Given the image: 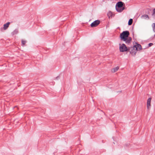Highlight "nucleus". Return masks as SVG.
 <instances>
[{"instance_id":"9b49d317","label":"nucleus","mask_w":155,"mask_h":155,"mask_svg":"<svg viewBox=\"0 0 155 155\" xmlns=\"http://www.w3.org/2000/svg\"><path fill=\"white\" fill-rule=\"evenodd\" d=\"M141 18L144 19H146L147 18H148V19H149V16H148L147 15H142L141 16Z\"/></svg>"},{"instance_id":"f8f14e48","label":"nucleus","mask_w":155,"mask_h":155,"mask_svg":"<svg viewBox=\"0 0 155 155\" xmlns=\"http://www.w3.org/2000/svg\"><path fill=\"white\" fill-rule=\"evenodd\" d=\"M119 69V67H117L113 69V71H112V72H115L117 71Z\"/></svg>"},{"instance_id":"1a4fd4ad","label":"nucleus","mask_w":155,"mask_h":155,"mask_svg":"<svg viewBox=\"0 0 155 155\" xmlns=\"http://www.w3.org/2000/svg\"><path fill=\"white\" fill-rule=\"evenodd\" d=\"M115 8L116 11L119 12H122L124 9V7L118 8L116 7Z\"/></svg>"},{"instance_id":"a211bd4d","label":"nucleus","mask_w":155,"mask_h":155,"mask_svg":"<svg viewBox=\"0 0 155 155\" xmlns=\"http://www.w3.org/2000/svg\"><path fill=\"white\" fill-rule=\"evenodd\" d=\"M111 13H111V12H109L108 13V15L109 14H111Z\"/></svg>"},{"instance_id":"9d476101","label":"nucleus","mask_w":155,"mask_h":155,"mask_svg":"<svg viewBox=\"0 0 155 155\" xmlns=\"http://www.w3.org/2000/svg\"><path fill=\"white\" fill-rule=\"evenodd\" d=\"M10 23L9 22H8L6 24H4L3 28L4 30H6L8 28Z\"/></svg>"},{"instance_id":"4468645a","label":"nucleus","mask_w":155,"mask_h":155,"mask_svg":"<svg viewBox=\"0 0 155 155\" xmlns=\"http://www.w3.org/2000/svg\"><path fill=\"white\" fill-rule=\"evenodd\" d=\"M26 42V41L24 40H21V44L22 46H24Z\"/></svg>"},{"instance_id":"6e6552de","label":"nucleus","mask_w":155,"mask_h":155,"mask_svg":"<svg viewBox=\"0 0 155 155\" xmlns=\"http://www.w3.org/2000/svg\"><path fill=\"white\" fill-rule=\"evenodd\" d=\"M126 40L124 41L125 42L126 44H129L131 43L132 38L130 37H129L126 38Z\"/></svg>"},{"instance_id":"0eeeda50","label":"nucleus","mask_w":155,"mask_h":155,"mask_svg":"<svg viewBox=\"0 0 155 155\" xmlns=\"http://www.w3.org/2000/svg\"><path fill=\"white\" fill-rule=\"evenodd\" d=\"M124 4V3L122 2H118L116 5V7H117L118 8H123V4Z\"/></svg>"},{"instance_id":"2eb2a0df","label":"nucleus","mask_w":155,"mask_h":155,"mask_svg":"<svg viewBox=\"0 0 155 155\" xmlns=\"http://www.w3.org/2000/svg\"><path fill=\"white\" fill-rule=\"evenodd\" d=\"M18 33V29H15L14 31L12 32L13 35H15L17 34Z\"/></svg>"},{"instance_id":"f257e3e1","label":"nucleus","mask_w":155,"mask_h":155,"mask_svg":"<svg viewBox=\"0 0 155 155\" xmlns=\"http://www.w3.org/2000/svg\"><path fill=\"white\" fill-rule=\"evenodd\" d=\"M129 34V32L128 31H123L120 34V39L122 41H125L126 40V38L129 37L128 36Z\"/></svg>"},{"instance_id":"6ab92c4d","label":"nucleus","mask_w":155,"mask_h":155,"mask_svg":"<svg viewBox=\"0 0 155 155\" xmlns=\"http://www.w3.org/2000/svg\"><path fill=\"white\" fill-rule=\"evenodd\" d=\"M15 107H17L16 106H15Z\"/></svg>"},{"instance_id":"f03ea898","label":"nucleus","mask_w":155,"mask_h":155,"mask_svg":"<svg viewBox=\"0 0 155 155\" xmlns=\"http://www.w3.org/2000/svg\"><path fill=\"white\" fill-rule=\"evenodd\" d=\"M119 50L120 52H124L127 51L128 48H127L125 44H119Z\"/></svg>"},{"instance_id":"20e7f679","label":"nucleus","mask_w":155,"mask_h":155,"mask_svg":"<svg viewBox=\"0 0 155 155\" xmlns=\"http://www.w3.org/2000/svg\"><path fill=\"white\" fill-rule=\"evenodd\" d=\"M100 21L98 20H96L92 23L91 24V27L93 28L95 27L98 25L100 23Z\"/></svg>"},{"instance_id":"ddd939ff","label":"nucleus","mask_w":155,"mask_h":155,"mask_svg":"<svg viewBox=\"0 0 155 155\" xmlns=\"http://www.w3.org/2000/svg\"><path fill=\"white\" fill-rule=\"evenodd\" d=\"M133 22V19H130L128 22V25H132Z\"/></svg>"},{"instance_id":"39448f33","label":"nucleus","mask_w":155,"mask_h":155,"mask_svg":"<svg viewBox=\"0 0 155 155\" xmlns=\"http://www.w3.org/2000/svg\"><path fill=\"white\" fill-rule=\"evenodd\" d=\"M134 48L136 49V51H137V50H140L142 49V47L141 45L139 44H137V45L133 46Z\"/></svg>"},{"instance_id":"dca6fc26","label":"nucleus","mask_w":155,"mask_h":155,"mask_svg":"<svg viewBox=\"0 0 155 155\" xmlns=\"http://www.w3.org/2000/svg\"><path fill=\"white\" fill-rule=\"evenodd\" d=\"M152 15L155 16V8L153 10V12L152 14Z\"/></svg>"},{"instance_id":"7ed1b4c3","label":"nucleus","mask_w":155,"mask_h":155,"mask_svg":"<svg viewBox=\"0 0 155 155\" xmlns=\"http://www.w3.org/2000/svg\"><path fill=\"white\" fill-rule=\"evenodd\" d=\"M130 52V53L133 56H134L137 52L136 49L134 48V47L133 46L128 48V51Z\"/></svg>"},{"instance_id":"f3484780","label":"nucleus","mask_w":155,"mask_h":155,"mask_svg":"<svg viewBox=\"0 0 155 155\" xmlns=\"http://www.w3.org/2000/svg\"><path fill=\"white\" fill-rule=\"evenodd\" d=\"M153 45V44L152 43H150L148 44L149 47H150Z\"/></svg>"},{"instance_id":"423d86ee","label":"nucleus","mask_w":155,"mask_h":155,"mask_svg":"<svg viewBox=\"0 0 155 155\" xmlns=\"http://www.w3.org/2000/svg\"><path fill=\"white\" fill-rule=\"evenodd\" d=\"M151 100V98L150 97L147 100V107L148 110L150 109V108Z\"/></svg>"}]
</instances>
